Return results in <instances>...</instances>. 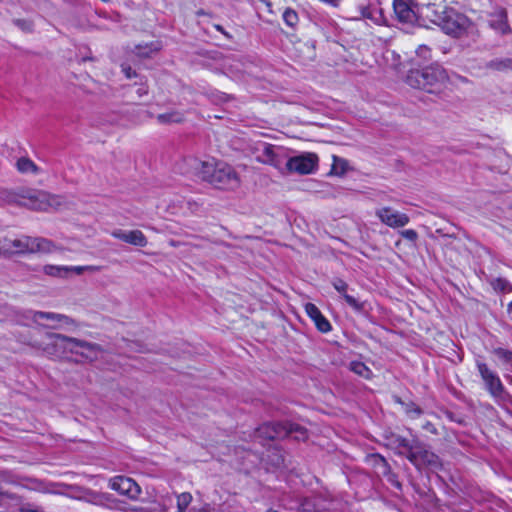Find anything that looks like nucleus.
I'll list each match as a JSON object with an SVG mask.
<instances>
[{"instance_id": "obj_8", "label": "nucleus", "mask_w": 512, "mask_h": 512, "mask_svg": "<svg viewBox=\"0 0 512 512\" xmlns=\"http://www.w3.org/2000/svg\"><path fill=\"white\" fill-rule=\"evenodd\" d=\"M254 154L257 162L276 169H282V164L287 159V152L282 146L269 143H259L254 148Z\"/></svg>"}, {"instance_id": "obj_20", "label": "nucleus", "mask_w": 512, "mask_h": 512, "mask_svg": "<svg viewBox=\"0 0 512 512\" xmlns=\"http://www.w3.org/2000/svg\"><path fill=\"white\" fill-rule=\"evenodd\" d=\"M332 285L336 289V291L343 296V298L351 308H353L357 312H360L364 309L363 302H360L358 299L347 293L348 284L345 281H343L342 279H335L332 282Z\"/></svg>"}, {"instance_id": "obj_35", "label": "nucleus", "mask_w": 512, "mask_h": 512, "mask_svg": "<svg viewBox=\"0 0 512 512\" xmlns=\"http://www.w3.org/2000/svg\"><path fill=\"white\" fill-rule=\"evenodd\" d=\"M20 512H43L39 507L31 504H24L20 507Z\"/></svg>"}, {"instance_id": "obj_7", "label": "nucleus", "mask_w": 512, "mask_h": 512, "mask_svg": "<svg viewBox=\"0 0 512 512\" xmlns=\"http://www.w3.org/2000/svg\"><path fill=\"white\" fill-rule=\"evenodd\" d=\"M475 364L486 391L491 397L502 399L505 395V387L497 372L491 369L481 357L476 359Z\"/></svg>"}, {"instance_id": "obj_37", "label": "nucleus", "mask_w": 512, "mask_h": 512, "mask_svg": "<svg viewBox=\"0 0 512 512\" xmlns=\"http://www.w3.org/2000/svg\"><path fill=\"white\" fill-rule=\"evenodd\" d=\"M16 24L21 27L23 30H30V25L27 24L25 21L17 20Z\"/></svg>"}, {"instance_id": "obj_38", "label": "nucleus", "mask_w": 512, "mask_h": 512, "mask_svg": "<svg viewBox=\"0 0 512 512\" xmlns=\"http://www.w3.org/2000/svg\"><path fill=\"white\" fill-rule=\"evenodd\" d=\"M191 512H207V511L203 508H198V509L193 508Z\"/></svg>"}, {"instance_id": "obj_23", "label": "nucleus", "mask_w": 512, "mask_h": 512, "mask_svg": "<svg viewBox=\"0 0 512 512\" xmlns=\"http://www.w3.org/2000/svg\"><path fill=\"white\" fill-rule=\"evenodd\" d=\"M295 50L299 52L298 57L301 60H308L314 57V46L310 42L298 41L295 43Z\"/></svg>"}, {"instance_id": "obj_22", "label": "nucleus", "mask_w": 512, "mask_h": 512, "mask_svg": "<svg viewBox=\"0 0 512 512\" xmlns=\"http://www.w3.org/2000/svg\"><path fill=\"white\" fill-rule=\"evenodd\" d=\"M160 124L181 123L184 120V113L178 110L158 114L156 117Z\"/></svg>"}, {"instance_id": "obj_33", "label": "nucleus", "mask_w": 512, "mask_h": 512, "mask_svg": "<svg viewBox=\"0 0 512 512\" xmlns=\"http://www.w3.org/2000/svg\"><path fill=\"white\" fill-rule=\"evenodd\" d=\"M416 55L423 60H429L431 57V50L425 45H420L416 50Z\"/></svg>"}, {"instance_id": "obj_34", "label": "nucleus", "mask_w": 512, "mask_h": 512, "mask_svg": "<svg viewBox=\"0 0 512 512\" xmlns=\"http://www.w3.org/2000/svg\"><path fill=\"white\" fill-rule=\"evenodd\" d=\"M402 236L405 238V239H408L410 241H415L417 239V232L415 230H412V229H407V230H404L402 231Z\"/></svg>"}, {"instance_id": "obj_14", "label": "nucleus", "mask_w": 512, "mask_h": 512, "mask_svg": "<svg viewBox=\"0 0 512 512\" xmlns=\"http://www.w3.org/2000/svg\"><path fill=\"white\" fill-rule=\"evenodd\" d=\"M376 216L383 224L391 228L404 227L409 223V217L406 214L396 211L390 207L378 209L376 211Z\"/></svg>"}, {"instance_id": "obj_4", "label": "nucleus", "mask_w": 512, "mask_h": 512, "mask_svg": "<svg viewBox=\"0 0 512 512\" xmlns=\"http://www.w3.org/2000/svg\"><path fill=\"white\" fill-rule=\"evenodd\" d=\"M0 250L4 253H52L55 245L45 238L22 236L20 238H4L0 240Z\"/></svg>"}, {"instance_id": "obj_9", "label": "nucleus", "mask_w": 512, "mask_h": 512, "mask_svg": "<svg viewBox=\"0 0 512 512\" xmlns=\"http://www.w3.org/2000/svg\"><path fill=\"white\" fill-rule=\"evenodd\" d=\"M258 432L268 439L281 438L287 435H294L297 440H305L307 433L304 428L297 424H265L259 428Z\"/></svg>"}, {"instance_id": "obj_17", "label": "nucleus", "mask_w": 512, "mask_h": 512, "mask_svg": "<svg viewBox=\"0 0 512 512\" xmlns=\"http://www.w3.org/2000/svg\"><path fill=\"white\" fill-rule=\"evenodd\" d=\"M29 314L31 319L36 323H41V320H46L62 325H75V321L64 314L43 311H29Z\"/></svg>"}, {"instance_id": "obj_28", "label": "nucleus", "mask_w": 512, "mask_h": 512, "mask_svg": "<svg viewBox=\"0 0 512 512\" xmlns=\"http://www.w3.org/2000/svg\"><path fill=\"white\" fill-rule=\"evenodd\" d=\"M492 287L500 292H510L512 290L511 284L503 278H496L491 281Z\"/></svg>"}, {"instance_id": "obj_24", "label": "nucleus", "mask_w": 512, "mask_h": 512, "mask_svg": "<svg viewBox=\"0 0 512 512\" xmlns=\"http://www.w3.org/2000/svg\"><path fill=\"white\" fill-rule=\"evenodd\" d=\"M447 7H444V6H439V5H435V4H429L425 7H423L421 10H420V13H419V24L421 23V20L426 18L428 19L431 23H433V18H435V13L438 14V12H443V10H446Z\"/></svg>"}, {"instance_id": "obj_36", "label": "nucleus", "mask_w": 512, "mask_h": 512, "mask_svg": "<svg viewBox=\"0 0 512 512\" xmlns=\"http://www.w3.org/2000/svg\"><path fill=\"white\" fill-rule=\"evenodd\" d=\"M122 70L127 78H132L136 75V73L130 67H123Z\"/></svg>"}, {"instance_id": "obj_5", "label": "nucleus", "mask_w": 512, "mask_h": 512, "mask_svg": "<svg viewBox=\"0 0 512 512\" xmlns=\"http://www.w3.org/2000/svg\"><path fill=\"white\" fill-rule=\"evenodd\" d=\"M50 338L52 339L53 346L61 347L72 354L80 355L88 361L96 360L102 352L98 344L68 337L63 334H51Z\"/></svg>"}, {"instance_id": "obj_40", "label": "nucleus", "mask_w": 512, "mask_h": 512, "mask_svg": "<svg viewBox=\"0 0 512 512\" xmlns=\"http://www.w3.org/2000/svg\"><path fill=\"white\" fill-rule=\"evenodd\" d=\"M267 512H277L276 510L269 509Z\"/></svg>"}, {"instance_id": "obj_26", "label": "nucleus", "mask_w": 512, "mask_h": 512, "mask_svg": "<svg viewBox=\"0 0 512 512\" xmlns=\"http://www.w3.org/2000/svg\"><path fill=\"white\" fill-rule=\"evenodd\" d=\"M350 369L355 374H357L365 379H370L372 376V371L363 362H360V361H352L350 363Z\"/></svg>"}, {"instance_id": "obj_21", "label": "nucleus", "mask_w": 512, "mask_h": 512, "mask_svg": "<svg viewBox=\"0 0 512 512\" xmlns=\"http://www.w3.org/2000/svg\"><path fill=\"white\" fill-rule=\"evenodd\" d=\"M16 168L21 174L39 175L41 169L28 157H20L16 161Z\"/></svg>"}, {"instance_id": "obj_31", "label": "nucleus", "mask_w": 512, "mask_h": 512, "mask_svg": "<svg viewBox=\"0 0 512 512\" xmlns=\"http://www.w3.org/2000/svg\"><path fill=\"white\" fill-rule=\"evenodd\" d=\"M26 481L27 483L24 485L26 488L38 492H48V489L43 482L36 479H26Z\"/></svg>"}, {"instance_id": "obj_1", "label": "nucleus", "mask_w": 512, "mask_h": 512, "mask_svg": "<svg viewBox=\"0 0 512 512\" xmlns=\"http://www.w3.org/2000/svg\"><path fill=\"white\" fill-rule=\"evenodd\" d=\"M184 164L187 168H180L182 174H193L217 189L235 190L241 184L238 173L227 163L189 158L184 160Z\"/></svg>"}, {"instance_id": "obj_12", "label": "nucleus", "mask_w": 512, "mask_h": 512, "mask_svg": "<svg viewBox=\"0 0 512 512\" xmlns=\"http://www.w3.org/2000/svg\"><path fill=\"white\" fill-rule=\"evenodd\" d=\"M393 9L397 19L405 24L419 22L420 10L417 6L411 5L404 0H394Z\"/></svg>"}, {"instance_id": "obj_6", "label": "nucleus", "mask_w": 512, "mask_h": 512, "mask_svg": "<svg viewBox=\"0 0 512 512\" xmlns=\"http://www.w3.org/2000/svg\"><path fill=\"white\" fill-rule=\"evenodd\" d=\"M433 24L439 26L446 34L460 36L471 25L469 19L452 8L435 13Z\"/></svg>"}, {"instance_id": "obj_11", "label": "nucleus", "mask_w": 512, "mask_h": 512, "mask_svg": "<svg viewBox=\"0 0 512 512\" xmlns=\"http://www.w3.org/2000/svg\"><path fill=\"white\" fill-rule=\"evenodd\" d=\"M99 267L96 266H64V265H45L42 271L45 275L55 278H68L72 274L80 275L85 271L96 272Z\"/></svg>"}, {"instance_id": "obj_2", "label": "nucleus", "mask_w": 512, "mask_h": 512, "mask_svg": "<svg viewBox=\"0 0 512 512\" xmlns=\"http://www.w3.org/2000/svg\"><path fill=\"white\" fill-rule=\"evenodd\" d=\"M1 195L2 199L7 203L24 206L37 211H46L50 207H56L60 204V198L58 196L39 190H5L1 192Z\"/></svg>"}, {"instance_id": "obj_15", "label": "nucleus", "mask_w": 512, "mask_h": 512, "mask_svg": "<svg viewBox=\"0 0 512 512\" xmlns=\"http://www.w3.org/2000/svg\"><path fill=\"white\" fill-rule=\"evenodd\" d=\"M109 486L111 489L132 499L137 498L141 493L139 485L133 479L124 476L112 478L109 482Z\"/></svg>"}, {"instance_id": "obj_3", "label": "nucleus", "mask_w": 512, "mask_h": 512, "mask_svg": "<svg viewBox=\"0 0 512 512\" xmlns=\"http://www.w3.org/2000/svg\"><path fill=\"white\" fill-rule=\"evenodd\" d=\"M448 76L444 68L432 64L421 70L414 69L407 75V83L413 88L437 93L446 86Z\"/></svg>"}, {"instance_id": "obj_10", "label": "nucleus", "mask_w": 512, "mask_h": 512, "mask_svg": "<svg viewBox=\"0 0 512 512\" xmlns=\"http://www.w3.org/2000/svg\"><path fill=\"white\" fill-rule=\"evenodd\" d=\"M319 158L315 153L306 152L291 157L286 162V169L301 175L311 174L317 170Z\"/></svg>"}, {"instance_id": "obj_19", "label": "nucleus", "mask_w": 512, "mask_h": 512, "mask_svg": "<svg viewBox=\"0 0 512 512\" xmlns=\"http://www.w3.org/2000/svg\"><path fill=\"white\" fill-rule=\"evenodd\" d=\"M488 25L497 34H507L510 32V27L507 23V14L504 9H498L495 13L489 15L487 19Z\"/></svg>"}, {"instance_id": "obj_30", "label": "nucleus", "mask_w": 512, "mask_h": 512, "mask_svg": "<svg viewBox=\"0 0 512 512\" xmlns=\"http://www.w3.org/2000/svg\"><path fill=\"white\" fill-rule=\"evenodd\" d=\"M284 22L290 26L294 27L298 23V14L292 9H286L283 13Z\"/></svg>"}, {"instance_id": "obj_18", "label": "nucleus", "mask_w": 512, "mask_h": 512, "mask_svg": "<svg viewBox=\"0 0 512 512\" xmlns=\"http://www.w3.org/2000/svg\"><path fill=\"white\" fill-rule=\"evenodd\" d=\"M306 314L316 325L317 329L322 333H327L331 330V324L327 318L321 313L316 305L313 303H306L305 306Z\"/></svg>"}, {"instance_id": "obj_13", "label": "nucleus", "mask_w": 512, "mask_h": 512, "mask_svg": "<svg viewBox=\"0 0 512 512\" xmlns=\"http://www.w3.org/2000/svg\"><path fill=\"white\" fill-rule=\"evenodd\" d=\"M398 447L403 448L407 452L408 460L417 465L420 460L430 462L434 455L424 450L423 447L418 445L416 442L410 443L405 438H398Z\"/></svg>"}, {"instance_id": "obj_16", "label": "nucleus", "mask_w": 512, "mask_h": 512, "mask_svg": "<svg viewBox=\"0 0 512 512\" xmlns=\"http://www.w3.org/2000/svg\"><path fill=\"white\" fill-rule=\"evenodd\" d=\"M111 235L116 239L138 247H145L148 243L146 236L140 230L116 229L111 232Z\"/></svg>"}, {"instance_id": "obj_32", "label": "nucleus", "mask_w": 512, "mask_h": 512, "mask_svg": "<svg viewBox=\"0 0 512 512\" xmlns=\"http://www.w3.org/2000/svg\"><path fill=\"white\" fill-rule=\"evenodd\" d=\"M406 413L413 419L418 418L422 414L420 407L414 403L408 404L406 407Z\"/></svg>"}, {"instance_id": "obj_29", "label": "nucleus", "mask_w": 512, "mask_h": 512, "mask_svg": "<svg viewBox=\"0 0 512 512\" xmlns=\"http://www.w3.org/2000/svg\"><path fill=\"white\" fill-rule=\"evenodd\" d=\"M192 496L190 493H181L177 497V509L178 512H185V509L191 503Z\"/></svg>"}, {"instance_id": "obj_27", "label": "nucleus", "mask_w": 512, "mask_h": 512, "mask_svg": "<svg viewBox=\"0 0 512 512\" xmlns=\"http://www.w3.org/2000/svg\"><path fill=\"white\" fill-rule=\"evenodd\" d=\"M160 44L158 42H152L151 44L147 45H139L136 47V53L137 55L141 57H150L151 54L157 52L160 50Z\"/></svg>"}, {"instance_id": "obj_39", "label": "nucleus", "mask_w": 512, "mask_h": 512, "mask_svg": "<svg viewBox=\"0 0 512 512\" xmlns=\"http://www.w3.org/2000/svg\"><path fill=\"white\" fill-rule=\"evenodd\" d=\"M508 311L512 314V302L508 306Z\"/></svg>"}, {"instance_id": "obj_25", "label": "nucleus", "mask_w": 512, "mask_h": 512, "mask_svg": "<svg viewBox=\"0 0 512 512\" xmlns=\"http://www.w3.org/2000/svg\"><path fill=\"white\" fill-rule=\"evenodd\" d=\"M492 353L506 369L512 371V352L504 348H495Z\"/></svg>"}]
</instances>
